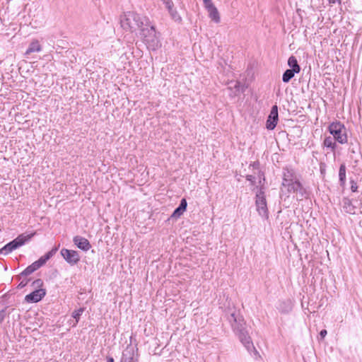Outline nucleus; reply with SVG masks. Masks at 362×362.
<instances>
[{
    "label": "nucleus",
    "instance_id": "obj_1",
    "mask_svg": "<svg viewBox=\"0 0 362 362\" xmlns=\"http://www.w3.org/2000/svg\"><path fill=\"white\" fill-rule=\"evenodd\" d=\"M281 195L296 194L297 200H302L308 194L306 189L300 182L299 177L293 169L286 168L283 171V180L281 188Z\"/></svg>",
    "mask_w": 362,
    "mask_h": 362
},
{
    "label": "nucleus",
    "instance_id": "obj_2",
    "mask_svg": "<svg viewBox=\"0 0 362 362\" xmlns=\"http://www.w3.org/2000/svg\"><path fill=\"white\" fill-rule=\"evenodd\" d=\"M149 19L134 12H127L120 17L121 27L129 32L134 33L148 25Z\"/></svg>",
    "mask_w": 362,
    "mask_h": 362
},
{
    "label": "nucleus",
    "instance_id": "obj_3",
    "mask_svg": "<svg viewBox=\"0 0 362 362\" xmlns=\"http://www.w3.org/2000/svg\"><path fill=\"white\" fill-rule=\"evenodd\" d=\"M140 35L148 49L156 50L160 46L158 36L157 35L154 26L151 25L150 21H148V25L143 26L140 30Z\"/></svg>",
    "mask_w": 362,
    "mask_h": 362
},
{
    "label": "nucleus",
    "instance_id": "obj_4",
    "mask_svg": "<svg viewBox=\"0 0 362 362\" xmlns=\"http://www.w3.org/2000/svg\"><path fill=\"white\" fill-rule=\"evenodd\" d=\"M35 233H33L30 234L23 233L19 235L16 238L13 240L11 241L6 245H4L1 249H0V254L7 255L14 250L20 247L23 245L26 242L30 240L34 235Z\"/></svg>",
    "mask_w": 362,
    "mask_h": 362
},
{
    "label": "nucleus",
    "instance_id": "obj_5",
    "mask_svg": "<svg viewBox=\"0 0 362 362\" xmlns=\"http://www.w3.org/2000/svg\"><path fill=\"white\" fill-rule=\"evenodd\" d=\"M328 130L334 140L344 144L347 142V135L344 125L340 122H334L329 125Z\"/></svg>",
    "mask_w": 362,
    "mask_h": 362
},
{
    "label": "nucleus",
    "instance_id": "obj_6",
    "mask_svg": "<svg viewBox=\"0 0 362 362\" xmlns=\"http://www.w3.org/2000/svg\"><path fill=\"white\" fill-rule=\"evenodd\" d=\"M255 206L259 215L264 218H268L269 211L267 209L266 196L262 188H260L256 194Z\"/></svg>",
    "mask_w": 362,
    "mask_h": 362
},
{
    "label": "nucleus",
    "instance_id": "obj_7",
    "mask_svg": "<svg viewBox=\"0 0 362 362\" xmlns=\"http://www.w3.org/2000/svg\"><path fill=\"white\" fill-rule=\"evenodd\" d=\"M204 6L208 12L209 18L215 23L221 22V16L212 0H203Z\"/></svg>",
    "mask_w": 362,
    "mask_h": 362
},
{
    "label": "nucleus",
    "instance_id": "obj_8",
    "mask_svg": "<svg viewBox=\"0 0 362 362\" xmlns=\"http://www.w3.org/2000/svg\"><path fill=\"white\" fill-rule=\"evenodd\" d=\"M236 334L238 336L240 341L249 352L254 353L255 356L258 355V352L255 349L254 344L251 340V338L245 329L236 333Z\"/></svg>",
    "mask_w": 362,
    "mask_h": 362
},
{
    "label": "nucleus",
    "instance_id": "obj_9",
    "mask_svg": "<svg viewBox=\"0 0 362 362\" xmlns=\"http://www.w3.org/2000/svg\"><path fill=\"white\" fill-rule=\"evenodd\" d=\"M61 255L70 265H76L80 261V255L77 251L63 248L61 250Z\"/></svg>",
    "mask_w": 362,
    "mask_h": 362
},
{
    "label": "nucleus",
    "instance_id": "obj_10",
    "mask_svg": "<svg viewBox=\"0 0 362 362\" xmlns=\"http://www.w3.org/2000/svg\"><path fill=\"white\" fill-rule=\"evenodd\" d=\"M228 320L231 324L233 331L235 333L240 332L245 329V323L244 322L243 318L241 316L237 315L235 313H232L230 315Z\"/></svg>",
    "mask_w": 362,
    "mask_h": 362
},
{
    "label": "nucleus",
    "instance_id": "obj_11",
    "mask_svg": "<svg viewBox=\"0 0 362 362\" xmlns=\"http://www.w3.org/2000/svg\"><path fill=\"white\" fill-rule=\"evenodd\" d=\"M279 115H278V107L277 105H274L270 111L268 119L267 120L266 127L267 129L269 130H273L278 122Z\"/></svg>",
    "mask_w": 362,
    "mask_h": 362
},
{
    "label": "nucleus",
    "instance_id": "obj_12",
    "mask_svg": "<svg viewBox=\"0 0 362 362\" xmlns=\"http://www.w3.org/2000/svg\"><path fill=\"white\" fill-rule=\"evenodd\" d=\"M45 294L46 291L45 289H35L30 294L26 295L25 297V300L28 303H37L45 296Z\"/></svg>",
    "mask_w": 362,
    "mask_h": 362
},
{
    "label": "nucleus",
    "instance_id": "obj_13",
    "mask_svg": "<svg viewBox=\"0 0 362 362\" xmlns=\"http://www.w3.org/2000/svg\"><path fill=\"white\" fill-rule=\"evenodd\" d=\"M73 241L79 249L83 251H88L91 247L89 241L86 238L81 236H75L73 239Z\"/></svg>",
    "mask_w": 362,
    "mask_h": 362
},
{
    "label": "nucleus",
    "instance_id": "obj_14",
    "mask_svg": "<svg viewBox=\"0 0 362 362\" xmlns=\"http://www.w3.org/2000/svg\"><path fill=\"white\" fill-rule=\"evenodd\" d=\"M163 4H165L166 8L168 10V12L171 16V18L177 22H180L182 18L178 14L176 10L173 8V2L171 0H162Z\"/></svg>",
    "mask_w": 362,
    "mask_h": 362
},
{
    "label": "nucleus",
    "instance_id": "obj_15",
    "mask_svg": "<svg viewBox=\"0 0 362 362\" xmlns=\"http://www.w3.org/2000/svg\"><path fill=\"white\" fill-rule=\"evenodd\" d=\"M41 267L42 266L40 265V264H39V262L37 261H36V262H33L32 264H30V266H28L25 269H24L21 273V275L25 276H28V275L31 274L32 273H33L37 269H38Z\"/></svg>",
    "mask_w": 362,
    "mask_h": 362
},
{
    "label": "nucleus",
    "instance_id": "obj_16",
    "mask_svg": "<svg viewBox=\"0 0 362 362\" xmlns=\"http://www.w3.org/2000/svg\"><path fill=\"white\" fill-rule=\"evenodd\" d=\"M41 45L37 40H33L30 44L28 49L25 52V54H30L33 52H38L41 51Z\"/></svg>",
    "mask_w": 362,
    "mask_h": 362
},
{
    "label": "nucleus",
    "instance_id": "obj_17",
    "mask_svg": "<svg viewBox=\"0 0 362 362\" xmlns=\"http://www.w3.org/2000/svg\"><path fill=\"white\" fill-rule=\"evenodd\" d=\"M278 310L281 313H288L292 310V305L290 301L281 302L279 305Z\"/></svg>",
    "mask_w": 362,
    "mask_h": 362
},
{
    "label": "nucleus",
    "instance_id": "obj_18",
    "mask_svg": "<svg viewBox=\"0 0 362 362\" xmlns=\"http://www.w3.org/2000/svg\"><path fill=\"white\" fill-rule=\"evenodd\" d=\"M57 250V248H54V249L51 250L50 251H49L48 252H47L44 256L41 257L37 260L39 264H40L41 266L45 264L46 263V262L48 259H49L56 253Z\"/></svg>",
    "mask_w": 362,
    "mask_h": 362
},
{
    "label": "nucleus",
    "instance_id": "obj_19",
    "mask_svg": "<svg viewBox=\"0 0 362 362\" xmlns=\"http://www.w3.org/2000/svg\"><path fill=\"white\" fill-rule=\"evenodd\" d=\"M288 64L291 68V69H295L296 74L299 73L300 71V67L298 64L297 59L295 57L291 56L288 58Z\"/></svg>",
    "mask_w": 362,
    "mask_h": 362
},
{
    "label": "nucleus",
    "instance_id": "obj_20",
    "mask_svg": "<svg viewBox=\"0 0 362 362\" xmlns=\"http://www.w3.org/2000/svg\"><path fill=\"white\" fill-rule=\"evenodd\" d=\"M339 177L340 185L344 187L346 182V166L344 164H341L339 170Z\"/></svg>",
    "mask_w": 362,
    "mask_h": 362
},
{
    "label": "nucleus",
    "instance_id": "obj_21",
    "mask_svg": "<svg viewBox=\"0 0 362 362\" xmlns=\"http://www.w3.org/2000/svg\"><path fill=\"white\" fill-rule=\"evenodd\" d=\"M295 74H296V71L295 69L286 70L283 74L282 81L284 83L289 82L290 80L294 76Z\"/></svg>",
    "mask_w": 362,
    "mask_h": 362
},
{
    "label": "nucleus",
    "instance_id": "obj_22",
    "mask_svg": "<svg viewBox=\"0 0 362 362\" xmlns=\"http://www.w3.org/2000/svg\"><path fill=\"white\" fill-rule=\"evenodd\" d=\"M334 139L331 136H327L325 139L323 144L325 147L331 148L332 151H334L336 148V143L334 141Z\"/></svg>",
    "mask_w": 362,
    "mask_h": 362
},
{
    "label": "nucleus",
    "instance_id": "obj_23",
    "mask_svg": "<svg viewBox=\"0 0 362 362\" xmlns=\"http://www.w3.org/2000/svg\"><path fill=\"white\" fill-rule=\"evenodd\" d=\"M83 312H84V308H81L78 310H74L72 313V317L75 319V322H74L73 326H76L78 324L80 317L81 316V315L83 314Z\"/></svg>",
    "mask_w": 362,
    "mask_h": 362
},
{
    "label": "nucleus",
    "instance_id": "obj_24",
    "mask_svg": "<svg viewBox=\"0 0 362 362\" xmlns=\"http://www.w3.org/2000/svg\"><path fill=\"white\" fill-rule=\"evenodd\" d=\"M121 362H137V360L134 357L133 354H129V356H127V354H124Z\"/></svg>",
    "mask_w": 362,
    "mask_h": 362
},
{
    "label": "nucleus",
    "instance_id": "obj_25",
    "mask_svg": "<svg viewBox=\"0 0 362 362\" xmlns=\"http://www.w3.org/2000/svg\"><path fill=\"white\" fill-rule=\"evenodd\" d=\"M184 212H185V211H183L182 209H180V208L177 207L172 214L171 218H177L180 217L183 214Z\"/></svg>",
    "mask_w": 362,
    "mask_h": 362
},
{
    "label": "nucleus",
    "instance_id": "obj_26",
    "mask_svg": "<svg viewBox=\"0 0 362 362\" xmlns=\"http://www.w3.org/2000/svg\"><path fill=\"white\" fill-rule=\"evenodd\" d=\"M43 285V281L42 279H38L33 282V286L34 288H40Z\"/></svg>",
    "mask_w": 362,
    "mask_h": 362
},
{
    "label": "nucleus",
    "instance_id": "obj_27",
    "mask_svg": "<svg viewBox=\"0 0 362 362\" xmlns=\"http://www.w3.org/2000/svg\"><path fill=\"white\" fill-rule=\"evenodd\" d=\"M187 206V203L186 199H182L181 200L180 204L178 207L180 208V209H182L183 211H185Z\"/></svg>",
    "mask_w": 362,
    "mask_h": 362
},
{
    "label": "nucleus",
    "instance_id": "obj_28",
    "mask_svg": "<svg viewBox=\"0 0 362 362\" xmlns=\"http://www.w3.org/2000/svg\"><path fill=\"white\" fill-rule=\"evenodd\" d=\"M351 189L353 192H355L358 189V186L356 182L354 180H351Z\"/></svg>",
    "mask_w": 362,
    "mask_h": 362
},
{
    "label": "nucleus",
    "instance_id": "obj_29",
    "mask_svg": "<svg viewBox=\"0 0 362 362\" xmlns=\"http://www.w3.org/2000/svg\"><path fill=\"white\" fill-rule=\"evenodd\" d=\"M28 280L21 281L20 284L18 286V288H24L28 284Z\"/></svg>",
    "mask_w": 362,
    "mask_h": 362
},
{
    "label": "nucleus",
    "instance_id": "obj_30",
    "mask_svg": "<svg viewBox=\"0 0 362 362\" xmlns=\"http://www.w3.org/2000/svg\"><path fill=\"white\" fill-rule=\"evenodd\" d=\"M247 180L251 182L252 183H254L255 181V177L253 175H247L246 177Z\"/></svg>",
    "mask_w": 362,
    "mask_h": 362
},
{
    "label": "nucleus",
    "instance_id": "obj_31",
    "mask_svg": "<svg viewBox=\"0 0 362 362\" xmlns=\"http://www.w3.org/2000/svg\"><path fill=\"white\" fill-rule=\"evenodd\" d=\"M327 334V330L326 329H322L320 332V337L322 339H324L326 337Z\"/></svg>",
    "mask_w": 362,
    "mask_h": 362
},
{
    "label": "nucleus",
    "instance_id": "obj_32",
    "mask_svg": "<svg viewBox=\"0 0 362 362\" xmlns=\"http://www.w3.org/2000/svg\"><path fill=\"white\" fill-rule=\"evenodd\" d=\"M4 319V311L0 312V322H1Z\"/></svg>",
    "mask_w": 362,
    "mask_h": 362
},
{
    "label": "nucleus",
    "instance_id": "obj_33",
    "mask_svg": "<svg viewBox=\"0 0 362 362\" xmlns=\"http://www.w3.org/2000/svg\"><path fill=\"white\" fill-rule=\"evenodd\" d=\"M329 1V4H334L337 2H339L340 4L341 1L340 0H328Z\"/></svg>",
    "mask_w": 362,
    "mask_h": 362
},
{
    "label": "nucleus",
    "instance_id": "obj_34",
    "mask_svg": "<svg viewBox=\"0 0 362 362\" xmlns=\"http://www.w3.org/2000/svg\"><path fill=\"white\" fill-rule=\"evenodd\" d=\"M107 362H114V358L112 357H107Z\"/></svg>",
    "mask_w": 362,
    "mask_h": 362
},
{
    "label": "nucleus",
    "instance_id": "obj_35",
    "mask_svg": "<svg viewBox=\"0 0 362 362\" xmlns=\"http://www.w3.org/2000/svg\"><path fill=\"white\" fill-rule=\"evenodd\" d=\"M238 85H239V83H238V82H237V83H236V85H235V88H236V87H238Z\"/></svg>",
    "mask_w": 362,
    "mask_h": 362
}]
</instances>
